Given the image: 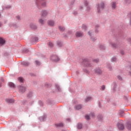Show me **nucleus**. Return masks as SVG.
I'll use <instances>...</instances> for the list:
<instances>
[{
	"mask_svg": "<svg viewBox=\"0 0 131 131\" xmlns=\"http://www.w3.org/2000/svg\"><path fill=\"white\" fill-rule=\"evenodd\" d=\"M104 4L103 3H101L100 4H99L97 7V11L98 13H100L104 9Z\"/></svg>",
	"mask_w": 131,
	"mask_h": 131,
	"instance_id": "obj_1",
	"label": "nucleus"
},
{
	"mask_svg": "<svg viewBox=\"0 0 131 131\" xmlns=\"http://www.w3.org/2000/svg\"><path fill=\"white\" fill-rule=\"evenodd\" d=\"M18 90L20 93H25L26 88L24 86L20 85L19 86Z\"/></svg>",
	"mask_w": 131,
	"mask_h": 131,
	"instance_id": "obj_2",
	"label": "nucleus"
},
{
	"mask_svg": "<svg viewBox=\"0 0 131 131\" xmlns=\"http://www.w3.org/2000/svg\"><path fill=\"white\" fill-rule=\"evenodd\" d=\"M118 127L120 130H122L123 129H124V126L123 125V124L121 123H118Z\"/></svg>",
	"mask_w": 131,
	"mask_h": 131,
	"instance_id": "obj_3",
	"label": "nucleus"
},
{
	"mask_svg": "<svg viewBox=\"0 0 131 131\" xmlns=\"http://www.w3.org/2000/svg\"><path fill=\"white\" fill-rule=\"evenodd\" d=\"M51 59L54 62H58L59 61V57L57 55H54L51 57Z\"/></svg>",
	"mask_w": 131,
	"mask_h": 131,
	"instance_id": "obj_4",
	"label": "nucleus"
},
{
	"mask_svg": "<svg viewBox=\"0 0 131 131\" xmlns=\"http://www.w3.org/2000/svg\"><path fill=\"white\" fill-rule=\"evenodd\" d=\"M48 24L49 26L53 27L55 25V22L53 20H48Z\"/></svg>",
	"mask_w": 131,
	"mask_h": 131,
	"instance_id": "obj_5",
	"label": "nucleus"
},
{
	"mask_svg": "<svg viewBox=\"0 0 131 131\" xmlns=\"http://www.w3.org/2000/svg\"><path fill=\"white\" fill-rule=\"evenodd\" d=\"M48 15V12L46 10H43L41 12V18H43V17H46Z\"/></svg>",
	"mask_w": 131,
	"mask_h": 131,
	"instance_id": "obj_6",
	"label": "nucleus"
},
{
	"mask_svg": "<svg viewBox=\"0 0 131 131\" xmlns=\"http://www.w3.org/2000/svg\"><path fill=\"white\" fill-rule=\"evenodd\" d=\"M82 35H83V34L80 32H77L76 33V36L77 37H81V36H82Z\"/></svg>",
	"mask_w": 131,
	"mask_h": 131,
	"instance_id": "obj_7",
	"label": "nucleus"
},
{
	"mask_svg": "<svg viewBox=\"0 0 131 131\" xmlns=\"http://www.w3.org/2000/svg\"><path fill=\"white\" fill-rule=\"evenodd\" d=\"M126 127L127 129L131 130V121H129L127 122L126 124Z\"/></svg>",
	"mask_w": 131,
	"mask_h": 131,
	"instance_id": "obj_8",
	"label": "nucleus"
},
{
	"mask_svg": "<svg viewBox=\"0 0 131 131\" xmlns=\"http://www.w3.org/2000/svg\"><path fill=\"white\" fill-rule=\"evenodd\" d=\"M5 42H6V41H5V39H3V38L0 37V46H3V45H5Z\"/></svg>",
	"mask_w": 131,
	"mask_h": 131,
	"instance_id": "obj_9",
	"label": "nucleus"
},
{
	"mask_svg": "<svg viewBox=\"0 0 131 131\" xmlns=\"http://www.w3.org/2000/svg\"><path fill=\"white\" fill-rule=\"evenodd\" d=\"M75 109H76V110H79V109H81L82 108V106L80 104H78L77 105H76L75 106Z\"/></svg>",
	"mask_w": 131,
	"mask_h": 131,
	"instance_id": "obj_10",
	"label": "nucleus"
},
{
	"mask_svg": "<svg viewBox=\"0 0 131 131\" xmlns=\"http://www.w3.org/2000/svg\"><path fill=\"white\" fill-rule=\"evenodd\" d=\"M112 8L114 9L116 8V3L115 2H113L112 3Z\"/></svg>",
	"mask_w": 131,
	"mask_h": 131,
	"instance_id": "obj_11",
	"label": "nucleus"
},
{
	"mask_svg": "<svg viewBox=\"0 0 131 131\" xmlns=\"http://www.w3.org/2000/svg\"><path fill=\"white\" fill-rule=\"evenodd\" d=\"M95 72L97 74H101L102 73V71H101L99 69H98L95 70Z\"/></svg>",
	"mask_w": 131,
	"mask_h": 131,
	"instance_id": "obj_12",
	"label": "nucleus"
},
{
	"mask_svg": "<svg viewBox=\"0 0 131 131\" xmlns=\"http://www.w3.org/2000/svg\"><path fill=\"white\" fill-rule=\"evenodd\" d=\"M9 86H10V88H12L13 89H14V88H15V84L12 82H9Z\"/></svg>",
	"mask_w": 131,
	"mask_h": 131,
	"instance_id": "obj_13",
	"label": "nucleus"
},
{
	"mask_svg": "<svg viewBox=\"0 0 131 131\" xmlns=\"http://www.w3.org/2000/svg\"><path fill=\"white\" fill-rule=\"evenodd\" d=\"M7 103H14L15 100H14V99H7Z\"/></svg>",
	"mask_w": 131,
	"mask_h": 131,
	"instance_id": "obj_14",
	"label": "nucleus"
},
{
	"mask_svg": "<svg viewBox=\"0 0 131 131\" xmlns=\"http://www.w3.org/2000/svg\"><path fill=\"white\" fill-rule=\"evenodd\" d=\"M82 127V124H81V123H78L77 125V128H78V129H81Z\"/></svg>",
	"mask_w": 131,
	"mask_h": 131,
	"instance_id": "obj_15",
	"label": "nucleus"
},
{
	"mask_svg": "<svg viewBox=\"0 0 131 131\" xmlns=\"http://www.w3.org/2000/svg\"><path fill=\"white\" fill-rule=\"evenodd\" d=\"M59 29L60 31H64V30H65V28H64V27L59 26Z\"/></svg>",
	"mask_w": 131,
	"mask_h": 131,
	"instance_id": "obj_16",
	"label": "nucleus"
},
{
	"mask_svg": "<svg viewBox=\"0 0 131 131\" xmlns=\"http://www.w3.org/2000/svg\"><path fill=\"white\" fill-rule=\"evenodd\" d=\"M92 100V97H88L85 98V102H89V101H91Z\"/></svg>",
	"mask_w": 131,
	"mask_h": 131,
	"instance_id": "obj_17",
	"label": "nucleus"
},
{
	"mask_svg": "<svg viewBox=\"0 0 131 131\" xmlns=\"http://www.w3.org/2000/svg\"><path fill=\"white\" fill-rule=\"evenodd\" d=\"M39 23H40V24L43 25V24H45V20H43L41 19H39Z\"/></svg>",
	"mask_w": 131,
	"mask_h": 131,
	"instance_id": "obj_18",
	"label": "nucleus"
},
{
	"mask_svg": "<svg viewBox=\"0 0 131 131\" xmlns=\"http://www.w3.org/2000/svg\"><path fill=\"white\" fill-rule=\"evenodd\" d=\"M18 81H19V82H23L24 79H23V78L19 77H18Z\"/></svg>",
	"mask_w": 131,
	"mask_h": 131,
	"instance_id": "obj_19",
	"label": "nucleus"
},
{
	"mask_svg": "<svg viewBox=\"0 0 131 131\" xmlns=\"http://www.w3.org/2000/svg\"><path fill=\"white\" fill-rule=\"evenodd\" d=\"M57 45L59 47H62V46L63 45V43H62V42L61 41H58Z\"/></svg>",
	"mask_w": 131,
	"mask_h": 131,
	"instance_id": "obj_20",
	"label": "nucleus"
},
{
	"mask_svg": "<svg viewBox=\"0 0 131 131\" xmlns=\"http://www.w3.org/2000/svg\"><path fill=\"white\" fill-rule=\"evenodd\" d=\"M111 47H112V48H115L116 47V44L114 43H111Z\"/></svg>",
	"mask_w": 131,
	"mask_h": 131,
	"instance_id": "obj_21",
	"label": "nucleus"
},
{
	"mask_svg": "<svg viewBox=\"0 0 131 131\" xmlns=\"http://www.w3.org/2000/svg\"><path fill=\"white\" fill-rule=\"evenodd\" d=\"M23 65H24L25 66H28V65H29V62H23Z\"/></svg>",
	"mask_w": 131,
	"mask_h": 131,
	"instance_id": "obj_22",
	"label": "nucleus"
},
{
	"mask_svg": "<svg viewBox=\"0 0 131 131\" xmlns=\"http://www.w3.org/2000/svg\"><path fill=\"white\" fill-rule=\"evenodd\" d=\"M31 28H32V29H36V27L34 25H31Z\"/></svg>",
	"mask_w": 131,
	"mask_h": 131,
	"instance_id": "obj_23",
	"label": "nucleus"
},
{
	"mask_svg": "<svg viewBox=\"0 0 131 131\" xmlns=\"http://www.w3.org/2000/svg\"><path fill=\"white\" fill-rule=\"evenodd\" d=\"M35 63L38 66H39V65H40V62L38 61V60H36Z\"/></svg>",
	"mask_w": 131,
	"mask_h": 131,
	"instance_id": "obj_24",
	"label": "nucleus"
},
{
	"mask_svg": "<svg viewBox=\"0 0 131 131\" xmlns=\"http://www.w3.org/2000/svg\"><path fill=\"white\" fill-rule=\"evenodd\" d=\"M48 46H49V47H53V42H49Z\"/></svg>",
	"mask_w": 131,
	"mask_h": 131,
	"instance_id": "obj_25",
	"label": "nucleus"
},
{
	"mask_svg": "<svg viewBox=\"0 0 131 131\" xmlns=\"http://www.w3.org/2000/svg\"><path fill=\"white\" fill-rule=\"evenodd\" d=\"M85 119H86L87 120H90V116H89V115H86V116H85Z\"/></svg>",
	"mask_w": 131,
	"mask_h": 131,
	"instance_id": "obj_26",
	"label": "nucleus"
},
{
	"mask_svg": "<svg viewBox=\"0 0 131 131\" xmlns=\"http://www.w3.org/2000/svg\"><path fill=\"white\" fill-rule=\"evenodd\" d=\"M112 61L113 62H115L116 61V57H113L112 59Z\"/></svg>",
	"mask_w": 131,
	"mask_h": 131,
	"instance_id": "obj_27",
	"label": "nucleus"
},
{
	"mask_svg": "<svg viewBox=\"0 0 131 131\" xmlns=\"http://www.w3.org/2000/svg\"><path fill=\"white\" fill-rule=\"evenodd\" d=\"M104 90H105V85H102V86H101V91H104Z\"/></svg>",
	"mask_w": 131,
	"mask_h": 131,
	"instance_id": "obj_28",
	"label": "nucleus"
},
{
	"mask_svg": "<svg viewBox=\"0 0 131 131\" xmlns=\"http://www.w3.org/2000/svg\"><path fill=\"white\" fill-rule=\"evenodd\" d=\"M96 39L97 38H94L93 37H91V40H92V41H95Z\"/></svg>",
	"mask_w": 131,
	"mask_h": 131,
	"instance_id": "obj_29",
	"label": "nucleus"
},
{
	"mask_svg": "<svg viewBox=\"0 0 131 131\" xmlns=\"http://www.w3.org/2000/svg\"><path fill=\"white\" fill-rule=\"evenodd\" d=\"M125 2L127 4H129V3H130V2H131V0H125Z\"/></svg>",
	"mask_w": 131,
	"mask_h": 131,
	"instance_id": "obj_30",
	"label": "nucleus"
},
{
	"mask_svg": "<svg viewBox=\"0 0 131 131\" xmlns=\"http://www.w3.org/2000/svg\"><path fill=\"white\" fill-rule=\"evenodd\" d=\"M58 126H63V123H60L58 124Z\"/></svg>",
	"mask_w": 131,
	"mask_h": 131,
	"instance_id": "obj_31",
	"label": "nucleus"
},
{
	"mask_svg": "<svg viewBox=\"0 0 131 131\" xmlns=\"http://www.w3.org/2000/svg\"><path fill=\"white\" fill-rule=\"evenodd\" d=\"M56 87L57 88V90L58 91H60V87H59V85H56Z\"/></svg>",
	"mask_w": 131,
	"mask_h": 131,
	"instance_id": "obj_32",
	"label": "nucleus"
},
{
	"mask_svg": "<svg viewBox=\"0 0 131 131\" xmlns=\"http://www.w3.org/2000/svg\"><path fill=\"white\" fill-rule=\"evenodd\" d=\"M82 28H83V29H85V28H86V26H85V25H83Z\"/></svg>",
	"mask_w": 131,
	"mask_h": 131,
	"instance_id": "obj_33",
	"label": "nucleus"
},
{
	"mask_svg": "<svg viewBox=\"0 0 131 131\" xmlns=\"http://www.w3.org/2000/svg\"><path fill=\"white\" fill-rule=\"evenodd\" d=\"M92 33H93V32H92V31L89 32V35H90V36H92Z\"/></svg>",
	"mask_w": 131,
	"mask_h": 131,
	"instance_id": "obj_34",
	"label": "nucleus"
},
{
	"mask_svg": "<svg viewBox=\"0 0 131 131\" xmlns=\"http://www.w3.org/2000/svg\"><path fill=\"white\" fill-rule=\"evenodd\" d=\"M86 66H87V67L91 66L90 65V63H89V62H86Z\"/></svg>",
	"mask_w": 131,
	"mask_h": 131,
	"instance_id": "obj_35",
	"label": "nucleus"
},
{
	"mask_svg": "<svg viewBox=\"0 0 131 131\" xmlns=\"http://www.w3.org/2000/svg\"><path fill=\"white\" fill-rule=\"evenodd\" d=\"M118 79H119V80H122V78L120 76H118Z\"/></svg>",
	"mask_w": 131,
	"mask_h": 131,
	"instance_id": "obj_36",
	"label": "nucleus"
},
{
	"mask_svg": "<svg viewBox=\"0 0 131 131\" xmlns=\"http://www.w3.org/2000/svg\"><path fill=\"white\" fill-rule=\"evenodd\" d=\"M43 7H45L46 6V2H43V4H42Z\"/></svg>",
	"mask_w": 131,
	"mask_h": 131,
	"instance_id": "obj_37",
	"label": "nucleus"
},
{
	"mask_svg": "<svg viewBox=\"0 0 131 131\" xmlns=\"http://www.w3.org/2000/svg\"><path fill=\"white\" fill-rule=\"evenodd\" d=\"M16 19H17V20H19V19H20V16H16Z\"/></svg>",
	"mask_w": 131,
	"mask_h": 131,
	"instance_id": "obj_38",
	"label": "nucleus"
},
{
	"mask_svg": "<svg viewBox=\"0 0 131 131\" xmlns=\"http://www.w3.org/2000/svg\"><path fill=\"white\" fill-rule=\"evenodd\" d=\"M90 115L91 116H95V114L93 113V114H91Z\"/></svg>",
	"mask_w": 131,
	"mask_h": 131,
	"instance_id": "obj_39",
	"label": "nucleus"
},
{
	"mask_svg": "<svg viewBox=\"0 0 131 131\" xmlns=\"http://www.w3.org/2000/svg\"><path fill=\"white\" fill-rule=\"evenodd\" d=\"M95 62H96V63H98V62H99V60L96 59V60H95Z\"/></svg>",
	"mask_w": 131,
	"mask_h": 131,
	"instance_id": "obj_40",
	"label": "nucleus"
},
{
	"mask_svg": "<svg viewBox=\"0 0 131 131\" xmlns=\"http://www.w3.org/2000/svg\"><path fill=\"white\" fill-rule=\"evenodd\" d=\"M37 40H38V38H35V41H37Z\"/></svg>",
	"mask_w": 131,
	"mask_h": 131,
	"instance_id": "obj_41",
	"label": "nucleus"
},
{
	"mask_svg": "<svg viewBox=\"0 0 131 131\" xmlns=\"http://www.w3.org/2000/svg\"><path fill=\"white\" fill-rule=\"evenodd\" d=\"M2 27V23H0V27Z\"/></svg>",
	"mask_w": 131,
	"mask_h": 131,
	"instance_id": "obj_42",
	"label": "nucleus"
},
{
	"mask_svg": "<svg viewBox=\"0 0 131 131\" xmlns=\"http://www.w3.org/2000/svg\"><path fill=\"white\" fill-rule=\"evenodd\" d=\"M130 25H131V19H130Z\"/></svg>",
	"mask_w": 131,
	"mask_h": 131,
	"instance_id": "obj_43",
	"label": "nucleus"
},
{
	"mask_svg": "<svg viewBox=\"0 0 131 131\" xmlns=\"http://www.w3.org/2000/svg\"><path fill=\"white\" fill-rule=\"evenodd\" d=\"M0 86H2V84L0 83Z\"/></svg>",
	"mask_w": 131,
	"mask_h": 131,
	"instance_id": "obj_44",
	"label": "nucleus"
},
{
	"mask_svg": "<svg viewBox=\"0 0 131 131\" xmlns=\"http://www.w3.org/2000/svg\"><path fill=\"white\" fill-rule=\"evenodd\" d=\"M26 52H28V50H26Z\"/></svg>",
	"mask_w": 131,
	"mask_h": 131,
	"instance_id": "obj_45",
	"label": "nucleus"
},
{
	"mask_svg": "<svg viewBox=\"0 0 131 131\" xmlns=\"http://www.w3.org/2000/svg\"><path fill=\"white\" fill-rule=\"evenodd\" d=\"M121 54H122V55H123V53H121Z\"/></svg>",
	"mask_w": 131,
	"mask_h": 131,
	"instance_id": "obj_46",
	"label": "nucleus"
}]
</instances>
